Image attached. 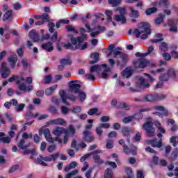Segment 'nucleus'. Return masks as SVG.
Masks as SVG:
<instances>
[{
    "label": "nucleus",
    "mask_w": 178,
    "mask_h": 178,
    "mask_svg": "<svg viewBox=\"0 0 178 178\" xmlns=\"http://www.w3.org/2000/svg\"><path fill=\"white\" fill-rule=\"evenodd\" d=\"M163 57L165 60H170L172 59V56L169 53L164 52L163 54Z\"/></svg>",
    "instance_id": "63"
},
{
    "label": "nucleus",
    "mask_w": 178,
    "mask_h": 178,
    "mask_svg": "<svg viewBox=\"0 0 178 178\" xmlns=\"http://www.w3.org/2000/svg\"><path fill=\"white\" fill-rule=\"evenodd\" d=\"M82 140L85 143L90 144V143H93V141H95V137L90 130H85L82 134Z\"/></svg>",
    "instance_id": "12"
},
{
    "label": "nucleus",
    "mask_w": 178,
    "mask_h": 178,
    "mask_svg": "<svg viewBox=\"0 0 178 178\" xmlns=\"http://www.w3.org/2000/svg\"><path fill=\"white\" fill-rule=\"evenodd\" d=\"M108 4L111 5L113 8L119 6L122 3V0H108Z\"/></svg>",
    "instance_id": "39"
},
{
    "label": "nucleus",
    "mask_w": 178,
    "mask_h": 178,
    "mask_svg": "<svg viewBox=\"0 0 178 178\" xmlns=\"http://www.w3.org/2000/svg\"><path fill=\"white\" fill-rule=\"evenodd\" d=\"M119 12L120 15H115L114 16V19L117 22H120L122 24H125V23L127 22L126 17H124V15H126V8H120Z\"/></svg>",
    "instance_id": "10"
},
{
    "label": "nucleus",
    "mask_w": 178,
    "mask_h": 178,
    "mask_svg": "<svg viewBox=\"0 0 178 178\" xmlns=\"http://www.w3.org/2000/svg\"><path fill=\"white\" fill-rule=\"evenodd\" d=\"M134 140L136 142L140 141V140H141V133L137 132L136 134L134 137Z\"/></svg>",
    "instance_id": "64"
},
{
    "label": "nucleus",
    "mask_w": 178,
    "mask_h": 178,
    "mask_svg": "<svg viewBox=\"0 0 178 178\" xmlns=\"http://www.w3.org/2000/svg\"><path fill=\"white\" fill-rule=\"evenodd\" d=\"M60 96L63 101V104H64L65 105H69V102L66 101L67 99H70V101L74 102V101H76V99L79 98L78 97L74 96V95H66V91L65 90L60 91Z\"/></svg>",
    "instance_id": "8"
},
{
    "label": "nucleus",
    "mask_w": 178,
    "mask_h": 178,
    "mask_svg": "<svg viewBox=\"0 0 178 178\" xmlns=\"http://www.w3.org/2000/svg\"><path fill=\"white\" fill-rule=\"evenodd\" d=\"M48 27H49V33H54V28L55 27V24H54L53 22H49Z\"/></svg>",
    "instance_id": "62"
},
{
    "label": "nucleus",
    "mask_w": 178,
    "mask_h": 178,
    "mask_svg": "<svg viewBox=\"0 0 178 178\" xmlns=\"http://www.w3.org/2000/svg\"><path fill=\"white\" fill-rule=\"evenodd\" d=\"M76 49H79V51H84V49H87L88 48V43L85 42L82 46L80 44H76Z\"/></svg>",
    "instance_id": "48"
},
{
    "label": "nucleus",
    "mask_w": 178,
    "mask_h": 178,
    "mask_svg": "<svg viewBox=\"0 0 178 178\" xmlns=\"http://www.w3.org/2000/svg\"><path fill=\"white\" fill-rule=\"evenodd\" d=\"M156 12H158V8L156 7H152L146 9L145 14L147 16H149L150 15H152V13H156Z\"/></svg>",
    "instance_id": "38"
},
{
    "label": "nucleus",
    "mask_w": 178,
    "mask_h": 178,
    "mask_svg": "<svg viewBox=\"0 0 178 178\" xmlns=\"http://www.w3.org/2000/svg\"><path fill=\"white\" fill-rule=\"evenodd\" d=\"M65 29L67 33H74V34H77L79 33V31L76 30V28L72 25H67Z\"/></svg>",
    "instance_id": "41"
},
{
    "label": "nucleus",
    "mask_w": 178,
    "mask_h": 178,
    "mask_svg": "<svg viewBox=\"0 0 178 178\" xmlns=\"http://www.w3.org/2000/svg\"><path fill=\"white\" fill-rule=\"evenodd\" d=\"M48 126H51L52 124H57L59 126H66L67 122L63 118H56L54 120H51L47 122Z\"/></svg>",
    "instance_id": "16"
},
{
    "label": "nucleus",
    "mask_w": 178,
    "mask_h": 178,
    "mask_svg": "<svg viewBox=\"0 0 178 178\" xmlns=\"http://www.w3.org/2000/svg\"><path fill=\"white\" fill-rule=\"evenodd\" d=\"M166 98V95L163 94L160 95H147L144 97L145 101L147 102H154L155 101H162Z\"/></svg>",
    "instance_id": "7"
},
{
    "label": "nucleus",
    "mask_w": 178,
    "mask_h": 178,
    "mask_svg": "<svg viewBox=\"0 0 178 178\" xmlns=\"http://www.w3.org/2000/svg\"><path fill=\"white\" fill-rule=\"evenodd\" d=\"M168 26L170 33H178L177 23L175 22V21L172 19L168 20Z\"/></svg>",
    "instance_id": "19"
},
{
    "label": "nucleus",
    "mask_w": 178,
    "mask_h": 178,
    "mask_svg": "<svg viewBox=\"0 0 178 178\" xmlns=\"http://www.w3.org/2000/svg\"><path fill=\"white\" fill-rule=\"evenodd\" d=\"M41 19L43 23L49 22V15H48L47 13H43L42 15H41Z\"/></svg>",
    "instance_id": "54"
},
{
    "label": "nucleus",
    "mask_w": 178,
    "mask_h": 178,
    "mask_svg": "<svg viewBox=\"0 0 178 178\" xmlns=\"http://www.w3.org/2000/svg\"><path fill=\"white\" fill-rule=\"evenodd\" d=\"M87 40V35L86 34H83L81 36H79L76 38H74L73 35H70V42L72 45H77V44H83V41H86Z\"/></svg>",
    "instance_id": "14"
},
{
    "label": "nucleus",
    "mask_w": 178,
    "mask_h": 178,
    "mask_svg": "<svg viewBox=\"0 0 178 178\" xmlns=\"http://www.w3.org/2000/svg\"><path fill=\"white\" fill-rule=\"evenodd\" d=\"M65 49H70L71 51H76L78 46L77 44H73L72 43H67L64 44Z\"/></svg>",
    "instance_id": "32"
},
{
    "label": "nucleus",
    "mask_w": 178,
    "mask_h": 178,
    "mask_svg": "<svg viewBox=\"0 0 178 178\" xmlns=\"http://www.w3.org/2000/svg\"><path fill=\"white\" fill-rule=\"evenodd\" d=\"M52 81V75L48 74L44 77V84H49Z\"/></svg>",
    "instance_id": "55"
},
{
    "label": "nucleus",
    "mask_w": 178,
    "mask_h": 178,
    "mask_svg": "<svg viewBox=\"0 0 178 178\" xmlns=\"http://www.w3.org/2000/svg\"><path fill=\"white\" fill-rule=\"evenodd\" d=\"M76 83H79V81H70L68 83L70 91V92H72L74 94H78L79 101L81 102H83L86 99V98H87V94L80 90V88H81V85Z\"/></svg>",
    "instance_id": "3"
},
{
    "label": "nucleus",
    "mask_w": 178,
    "mask_h": 178,
    "mask_svg": "<svg viewBox=\"0 0 178 178\" xmlns=\"http://www.w3.org/2000/svg\"><path fill=\"white\" fill-rule=\"evenodd\" d=\"M141 33H145L140 35L141 40H147L148 38V35L152 33L151 30V25L148 24V22H141Z\"/></svg>",
    "instance_id": "6"
},
{
    "label": "nucleus",
    "mask_w": 178,
    "mask_h": 178,
    "mask_svg": "<svg viewBox=\"0 0 178 178\" xmlns=\"http://www.w3.org/2000/svg\"><path fill=\"white\" fill-rule=\"evenodd\" d=\"M67 131H68L67 129L63 127H57L55 129L53 130V134H54V136H56L58 137H60L62 134H65Z\"/></svg>",
    "instance_id": "20"
},
{
    "label": "nucleus",
    "mask_w": 178,
    "mask_h": 178,
    "mask_svg": "<svg viewBox=\"0 0 178 178\" xmlns=\"http://www.w3.org/2000/svg\"><path fill=\"white\" fill-rule=\"evenodd\" d=\"M19 165H13L9 171H8V173L10 174V173H15V172L17 171V169H19Z\"/></svg>",
    "instance_id": "59"
},
{
    "label": "nucleus",
    "mask_w": 178,
    "mask_h": 178,
    "mask_svg": "<svg viewBox=\"0 0 178 178\" xmlns=\"http://www.w3.org/2000/svg\"><path fill=\"white\" fill-rule=\"evenodd\" d=\"M63 144H67L69 142V130L64 134Z\"/></svg>",
    "instance_id": "60"
},
{
    "label": "nucleus",
    "mask_w": 178,
    "mask_h": 178,
    "mask_svg": "<svg viewBox=\"0 0 178 178\" xmlns=\"http://www.w3.org/2000/svg\"><path fill=\"white\" fill-rule=\"evenodd\" d=\"M134 120V117L133 115H129L128 117H125L122 119V122L124 124L130 123V122H133Z\"/></svg>",
    "instance_id": "47"
},
{
    "label": "nucleus",
    "mask_w": 178,
    "mask_h": 178,
    "mask_svg": "<svg viewBox=\"0 0 178 178\" xmlns=\"http://www.w3.org/2000/svg\"><path fill=\"white\" fill-rule=\"evenodd\" d=\"M41 48L43 51H47V52H52L54 51V46L52 45V42H50L42 43Z\"/></svg>",
    "instance_id": "22"
},
{
    "label": "nucleus",
    "mask_w": 178,
    "mask_h": 178,
    "mask_svg": "<svg viewBox=\"0 0 178 178\" xmlns=\"http://www.w3.org/2000/svg\"><path fill=\"white\" fill-rule=\"evenodd\" d=\"M60 65H72V60H70V58L69 59H61L60 60Z\"/></svg>",
    "instance_id": "51"
},
{
    "label": "nucleus",
    "mask_w": 178,
    "mask_h": 178,
    "mask_svg": "<svg viewBox=\"0 0 178 178\" xmlns=\"http://www.w3.org/2000/svg\"><path fill=\"white\" fill-rule=\"evenodd\" d=\"M159 6H163L165 9H168L170 6V3L169 0H159Z\"/></svg>",
    "instance_id": "35"
},
{
    "label": "nucleus",
    "mask_w": 178,
    "mask_h": 178,
    "mask_svg": "<svg viewBox=\"0 0 178 178\" xmlns=\"http://www.w3.org/2000/svg\"><path fill=\"white\" fill-rule=\"evenodd\" d=\"M18 79H19V80L21 81H24L26 80V79H24V77H23V76H19V75L13 74L12 76V77H10L8 79V81L9 83H13V81H15V80H18Z\"/></svg>",
    "instance_id": "30"
},
{
    "label": "nucleus",
    "mask_w": 178,
    "mask_h": 178,
    "mask_svg": "<svg viewBox=\"0 0 178 178\" xmlns=\"http://www.w3.org/2000/svg\"><path fill=\"white\" fill-rule=\"evenodd\" d=\"M112 55H114V56H119L121 62L120 60H117L115 63H117L118 66H120L121 69L125 67V66H127V62H129V55L122 52V47H115L113 51H109V53L107 54V58L112 56Z\"/></svg>",
    "instance_id": "2"
},
{
    "label": "nucleus",
    "mask_w": 178,
    "mask_h": 178,
    "mask_svg": "<svg viewBox=\"0 0 178 178\" xmlns=\"http://www.w3.org/2000/svg\"><path fill=\"white\" fill-rule=\"evenodd\" d=\"M56 88H58V85H54L49 88H46L44 92L45 95H47V97L52 95V93L55 90H56Z\"/></svg>",
    "instance_id": "27"
},
{
    "label": "nucleus",
    "mask_w": 178,
    "mask_h": 178,
    "mask_svg": "<svg viewBox=\"0 0 178 178\" xmlns=\"http://www.w3.org/2000/svg\"><path fill=\"white\" fill-rule=\"evenodd\" d=\"M130 11H131V17L137 19L138 17V16H140L138 10H134V8H133V7L130 8Z\"/></svg>",
    "instance_id": "40"
},
{
    "label": "nucleus",
    "mask_w": 178,
    "mask_h": 178,
    "mask_svg": "<svg viewBox=\"0 0 178 178\" xmlns=\"http://www.w3.org/2000/svg\"><path fill=\"white\" fill-rule=\"evenodd\" d=\"M154 124L158 128L160 133H162L163 134L166 133V130L162 127V124L159 121H155L154 122L152 121H147L143 124L142 129L146 131L148 137H154L155 136V128H154Z\"/></svg>",
    "instance_id": "1"
},
{
    "label": "nucleus",
    "mask_w": 178,
    "mask_h": 178,
    "mask_svg": "<svg viewBox=\"0 0 178 178\" xmlns=\"http://www.w3.org/2000/svg\"><path fill=\"white\" fill-rule=\"evenodd\" d=\"M133 34H134L136 37V38H140V37L141 36L142 32H141V26L140 28V30L138 29H136L134 32Z\"/></svg>",
    "instance_id": "57"
},
{
    "label": "nucleus",
    "mask_w": 178,
    "mask_h": 178,
    "mask_svg": "<svg viewBox=\"0 0 178 178\" xmlns=\"http://www.w3.org/2000/svg\"><path fill=\"white\" fill-rule=\"evenodd\" d=\"M132 130L131 128L129 127H122L121 133L124 137H127L130 136V134L131 133Z\"/></svg>",
    "instance_id": "28"
},
{
    "label": "nucleus",
    "mask_w": 178,
    "mask_h": 178,
    "mask_svg": "<svg viewBox=\"0 0 178 178\" xmlns=\"http://www.w3.org/2000/svg\"><path fill=\"white\" fill-rule=\"evenodd\" d=\"M1 141H3L4 144H9L12 139L10 137H3L0 138Z\"/></svg>",
    "instance_id": "61"
},
{
    "label": "nucleus",
    "mask_w": 178,
    "mask_h": 178,
    "mask_svg": "<svg viewBox=\"0 0 178 178\" xmlns=\"http://www.w3.org/2000/svg\"><path fill=\"white\" fill-rule=\"evenodd\" d=\"M59 158V154L56 153L54 154H51L47 156H42V155H40L39 157L36 159V161L39 165H42V166H48V164L45 162H52V161H55L56 159ZM44 161L45 162H44Z\"/></svg>",
    "instance_id": "4"
},
{
    "label": "nucleus",
    "mask_w": 178,
    "mask_h": 178,
    "mask_svg": "<svg viewBox=\"0 0 178 178\" xmlns=\"http://www.w3.org/2000/svg\"><path fill=\"white\" fill-rule=\"evenodd\" d=\"M165 20V15L159 14V17L155 19V24H161Z\"/></svg>",
    "instance_id": "43"
},
{
    "label": "nucleus",
    "mask_w": 178,
    "mask_h": 178,
    "mask_svg": "<svg viewBox=\"0 0 178 178\" xmlns=\"http://www.w3.org/2000/svg\"><path fill=\"white\" fill-rule=\"evenodd\" d=\"M132 74H133V70H131L126 69L122 72V76L123 77H126V79H129V77H130V76H131Z\"/></svg>",
    "instance_id": "37"
},
{
    "label": "nucleus",
    "mask_w": 178,
    "mask_h": 178,
    "mask_svg": "<svg viewBox=\"0 0 178 178\" xmlns=\"http://www.w3.org/2000/svg\"><path fill=\"white\" fill-rule=\"evenodd\" d=\"M152 147L154 148H161L163 144L162 143V139H160L159 141H156V138L152 139L149 141Z\"/></svg>",
    "instance_id": "24"
},
{
    "label": "nucleus",
    "mask_w": 178,
    "mask_h": 178,
    "mask_svg": "<svg viewBox=\"0 0 178 178\" xmlns=\"http://www.w3.org/2000/svg\"><path fill=\"white\" fill-rule=\"evenodd\" d=\"M12 17H13V11L12 10H9L3 15V22H6V20L12 19Z\"/></svg>",
    "instance_id": "29"
},
{
    "label": "nucleus",
    "mask_w": 178,
    "mask_h": 178,
    "mask_svg": "<svg viewBox=\"0 0 178 178\" xmlns=\"http://www.w3.org/2000/svg\"><path fill=\"white\" fill-rule=\"evenodd\" d=\"M149 65V61L145 58H140L133 62L134 67L136 69H145Z\"/></svg>",
    "instance_id": "9"
},
{
    "label": "nucleus",
    "mask_w": 178,
    "mask_h": 178,
    "mask_svg": "<svg viewBox=\"0 0 178 178\" xmlns=\"http://www.w3.org/2000/svg\"><path fill=\"white\" fill-rule=\"evenodd\" d=\"M106 148H107V149H112V148H113V140H108L106 145Z\"/></svg>",
    "instance_id": "58"
},
{
    "label": "nucleus",
    "mask_w": 178,
    "mask_h": 178,
    "mask_svg": "<svg viewBox=\"0 0 178 178\" xmlns=\"http://www.w3.org/2000/svg\"><path fill=\"white\" fill-rule=\"evenodd\" d=\"M8 62L10 63L11 69H15L16 63H17V56L16 54H10V57L8 58Z\"/></svg>",
    "instance_id": "17"
},
{
    "label": "nucleus",
    "mask_w": 178,
    "mask_h": 178,
    "mask_svg": "<svg viewBox=\"0 0 178 178\" xmlns=\"http://www.w3.org/2000/svg\"><path fill=\"white\" fill-rule=\"evenodd\" d=\"M29 38L33 41V42H38L40 41V35L37 33L35 29H32L29 33Z\"/></svg>",
    "instance_id": "18"
},
{
    "label": "nucleus",
    "mask_w": 178,
    "mask_h": 178,
    "mask_svg": "<svg viewBox=\"0 0 178 178\" xmlns=\"http://www.w3.org/2000/svg\"><path fill=\"white\" fill-rule=\"evenodd\" d=\"M24 144H26V140H24V139H21L17 143L18 148H19V149H27V148H29V145H24Z\"/></svg>",
    "instance_id": "33"
},
{
    "label": "nucleus",
    "mask_w": 178,
    "mask_h": 178,
    "mask_svg": "<svg viewBox=\"0 0 178 178\" xmlns=\"http://www.w3.org/2000/svg\"><path fill=\"white\" fill-rule=\"evenodd\" d=\"M99 70H100L99 65H92L90 69V73H94V72H97L98 74H99Z\"/></svg>",
    "instance_id": "46"
},
{
    "label": "nucleus",
    "mask_w": 178,
    "mask_h": 178,
    "mask_svg": "<svg viewBox=\"0 0 178 178\" xmlns=\"http://www.w3.org/2000/svg\"><path fill=\"white\" fill-rule=\"evenodd\" d=\"M22 81L20 79L16 81V84L18 86V88L20 91H23L24 92H31V91L34 90V86L33 85L26 86L24 83H20Z\"/></svg>",
    "instance_id": "13"
},
{
    "label": "nucleus",
    "mask_w": 178,
    "mask_h": 178,
    "mask_svg": "<svg viewBox=\"0 0 178 178\" xmlns=\"http://www.w3.org/2000/svg\"><path fill=\"white\" fill-rule=\"evenodd\" d=\"M148 111H149V108H142L139 111V113L134 114L132 117L136 120H141V119L144 118V115H143V112H148Z\"/></svg>",
    "instance_id": "21"
},
{
    "label": "nucleus",
    "mask_w": 178,
    "mask_h": 178,
    "mask_svg": "<svg viewBox=\"0 0 178 178\" xmlns=\"http://www.w3.org/2000/svg\"><path fill=\"white\" fill-rule=\"evenodd\" d=\"M24 106H26V104H20L19 105H17L15 107V112H22L24 109Z\"/></svg>",
    "instance_id": "49"
},
{
    "label": "nucleus",
    "mask_w": 178,
    "mask_h": 178,
    "mask_svg": "<svg viewBox=\"0 0 178 178\" xmlns=\"http://www.w3.org/2000/svg\"><path fill=\"white\" fill-rule=\"evenodd\" d=\"M43 134L49 143H54V138L51 137V131H49V129L47 128L43 131Z\"/></svg>",
    "instance_id": "23"
},
{
    "label": "nucleus",
    "mask_w": 178,
    "mask_h": 178,
    "mask_svg": "<svg viewBox=\"0 0 178 178\" xmlns=\"http://www.w3.org/2000/svg\"><path fill=\"white\" fill-rule=\"evenodd\" d=\"M159 49L163 51V52H166V51H168V44L165 42H161L159 46Z\"/></svg>",
    "instance_id": "56"
},
{
    "label": "nucleus",
    "mask_w": 178,
    "mask_h": 178,
    "mask_svg": "<svg viewBox=\"0 0 178 178\" xmlns=\"http://www.w3.org/2000/svg\"><path fill=\"white\" fill-rule=\"evenodd\" d=\"M154 115L159 116V118H163V116L168 118V116H169V111L168 110L164 111L163 113L157 111L154 113Z\"/></svg>",
    "instance_id": "42"
},
{
    "label": "nucleus",
    "mask_w": 178,
    "mask_h": 178,
    "mask_svg": "<svg viewBox=\"0 0 178 178\" xmlns=\"http://www.w3.org/2000/svg\"><path fill=\"white\" fill-rule=\"evenodd\" d=\"M90 58L91 59H92V60L90 61L89 63L90 65H94L95 63H97L98 62V60H99V53H93L90 55Z\"/></svg>",
    "instance_id": "26"
},
{
    "label": "nucleus",
    "mask_w": 178,
    "mask_h": 178,
    "mask_svg": "<svg viewBox=\"0 0 178 178\" xmlns=\"http://www.w3.org/2000/svg\"><path fill=\"white\" fill-rule=\"evenodd\" d=\"M17 54L19 58H23V55H24V47L22 46L17 49Z\"/></svg>",
    "instance_id": "53"
},
{
    "label": "nucleus",
    "mask_w": 178,
    "mask_h": 178,
    "mask_svg": "<svg viewBox=\"0 0 178 178\" xmlns=\"http://www.w3.org/2000/svg\"><path fill=\"white\" fill-rule=\"evenodd\" d=\"M126 173H127V177L124 178H133V176H134V173H133V170L131 168H128L126 169Z\"/></svg>",
    "instance_id": "45"
},
{
    "label": "nucleus",
    "mask_w": 178,
    "mask_h": 178,
    "mask_svg": "<svg viewBox=\"0 0 178 178\" xmlns=\"http://www.w3.org/2000/svg\"><path fill=\"white\" fill-rule=\"evenodd\" d=\"M104 178H113V170L111 168H107L104 171Z\"/></svg>",
    "instance_id": "34"
},
{
    "label": "nucleus",
    "mask_w": 178,
    "mask_h": 178,
    "mask_svg": "<svg viewBox=\"0 0 178 178\" xmlns=\"http://www.w3.org/2000/svg\"><path fill=\"white\" fill-rule=\"evenodd\" d=\"M139 81H140V84H139L140 88H149V83L145 81L144 77L140 76L139 78Z\"/></svg>",
    "instance_id": "25"
},
{
    "label": "nucleus",
    "mask_w": 178,
    "mask_h": 178,
    "mask_svg": "<svg viewBox=\"0 0 178 178\" xmlns=\"http://www.w3.org/2000/svg\"><path fill=\"white\" fill-rule=\"evenodd\" d=\"M176 79V71L173 68H169L167 73L159 77L161 81H168L169 79Z\"/></svg>",
    "instance_id": "11"
},
{
    "label": "nucleus",
    "mask_w": 178,
    "mask_h": 178,
    "mask_svg": "<svg viewBox=\"0 0 178 178\" xmlns=\"http://www.w3.org/2000/svg\"><path fill=\"white\" fill-rule=\"evenodd\" d=\"M1 78L2 79H6L10 74L11 72L9 68H8V64L6 62H3L1 63Z\"/></svg>",
    "instance_id": "15"
},
{
    "label": "nucleus",
    "mask_w": 178,
    "mask_h": 178,
    "mask_svg": "<svg viewBox=\"0 0 178 178\" xmlns=\"http://www.w3.org/2000/svg\"><path fill=\"white\" fill-rule=\"evenodd\" d=\"M93 159L95 163H97V165H102L104 163V160H102L101 156L97 154H93Z\"/></svg>",
    "instance_id": "31"
},
{
    "label": "nucleus",
    "mask_w": 178,
    "mask_h": 178,
    "mask_svg": "<svg viewBox=\"0 0 178 178\" xmlns=\"http://www.w3.org/2000/svg\"><path fill=\"white\" fill-rule=\"evenodd\" d=\"M178 156V149H175L174 151L171 153V161H176Z\"/></svg>",
    "instance_id": "50"
},
{
    "label": "nucleus",
    "mask_w": 178,
    "mask_h": 178,
    "mask_svg": "<svg viewBox=\"0 0 178 178\" xmlns=\"http://www.w3.org/2000/svg\"><path fill=\"white\" fill-rule=\"evenodd\" d=\"M120 145H122L123 147V151L126 155H129V154H131V155H137V147L134 145H131L130 148L127 146L124 142V140L120 139L118 141Z\"/></svg>",
    "instance_id": "5"
},
{
    "label": "nucleus",
    "mask_w": 178,
    "mask_h": 178,
    "mask_svg": "<svg viewBox=\"0 0 178 178\" xmlns=\"http://www.w3.org/2000/svg\"><path fill=\"white\" fill-rule=\"evenodd\" d=\"M23 155H29V154H32V155H35V149H24Z\"/></svg>",
    "instance_id": "52"
},
{
    "label": "nucleus",
    "mask_w": 178,
    "mask_h": 178,
    "mask_svg": "<svg viewBox=\"0 0 178 178\" xmlns=\"http://www.w3.org/2000/svg\"><path fill=\"white\" fill-rule=\"evenodd\" d=\"M117 108H118V109H125V111H129V106H127V104L125 102L118 103Z\"/></svg>",
    "instance_id": "44"
},
{
    "label": "nucleus",
    "mask_w": 178,
    "mask_h": 178,
    "mask_svg": "<svg viewBox=\"0 0 178 178\" xmlns=\"http://www.w3.org/2000/svg\"><path fill=\"white\" fill-rule=\"evenodd\" d=\"M77 166V163L76 161L71 162L68 165L65 167V172H69L70 169H74Z\"/></svg>",
    "instance_id": "36"
}]
</instances>
